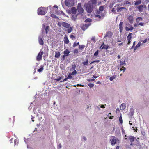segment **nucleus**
<instances>
[{"mask_svg":"<svg viewBox=\"0 0 149 149\" xmlns=\"http://www.w3.org/2000/svg\"><path fill=\"white\" fill-rule=\"evenodd\" d=\"M50 7V6H49L47 8L41 7L38 8V14L41 15H44L47 13L48 8Z\"/></svg>","mask_w":149,"mask_h":149,"instance_id":"1","label":"nucleus"},{"mask_svg":"<svg viewBox=\"0 0 149 149\" xmlns=\"http://www.w3.org/2000/svg\"><path fill=\"white\" fill-rule=\"evenodd\" d=\"M50 30V27L49 26H45L44 24L42 25V30L43 31L42 34V37H45L46 36L47 34Z\"/></svg>","mask_w":149,"mask_h":149,"instance_id":"2","label":"nucleus"},{"mask_svg":"<svg viewBox=\"0 0 149 149\" xmlns=\"http://www.w3.org/2000/svg\"><path fill=\"white\" fill-rule=\"evenodd\" d=\"M65 5L68 7H71L74 5V0H65Z\"/></svg>","mask_w":149,"mask_h":149,"instance_id":"3","label":"nucleus"},{"mask_svg":"<svg viewBox=\"0 0 149 149\" xmlns=\"http://www.w3.org/2000/svg\"><path fill=\"white\" fill-rule=\"evenodd\" d=\"M87 11L89 13H91L93 10V6L88 2L85 5Z\"/></svg>","mask_w":149,"mask_h":149,"instance_id":"4","label":"nucleus"},{"mask_svg":"<svg viewBox=\"0 0 149 149\" xmlns=\"http://www.w3.org/2000/svg\"><path fill=\"white\" fill-rule=\"evenodd\" d=\"M111 137L112 138L110 139V141L112 146H114L116 144L117 142L118 143H119V140L118 139H116L115 136H112Z\"/></svg>","mask_w":149,"mask_h":149,"instance_id":"5","label":"nucleus"},{"mask_svg":"<svg viewBox=\"0 0 149 149\" xmlns=\"http://www.w3.org/2000/svg\"><path fill=\"white\" fill-rule=\"evenodd\" d=\"M104 16L103 12L97 10L95 15V17L99 19L102 18Z\"/></svg>","mask_w":149,"mask_h":149,"instance_id":"6","label":"nucleus"},{"mask_svg":"<svg viewBox=\"0 0 149 149\" xmlns=\"http://www.w3.org/2000/svg\"><path fill=\"white\" fill-rule=\"evenodd\" d=\"M129 140L130 142V145L131 146H132L134 145V144L132 143V142L134 141H137V140L136 138L135 137H134L132 136H130L129 137H128Z\"/></svg>","mask_w":149,"mask_h":149,"instance_id":"7","label":"nucleus"},{"mask_svg":"<svg viewBox=\"0 0 149 149\" xmlns=\"http://www.w3.org/2000/svg\"><path fill=\"white\" fill-rule=\"evenodd\" d=\"M43 54V51H40L38 53L37 56L36 57V60L38 61H40L42 59V55Z\"/></svg>","mask_w":149,"mask_h":149,"instance_id":"8","label":"nucleus"},{"mask_svg":"<svg viewBox=\"0 0 149 149\" xmlns=\"http://www.w3.org/2000/svg\"><path fill=\"white\" fill-rule=\"evenodd\" d=\"M77 10L78 12L80 13H82L84 12V10L81 7V3H79L78 4L77 6Z\"/></svg>","mask_w":149,"mask_h":149,"instance_id":"9","label":"nucleus"},{"mask_svg":"<svg viewBox=\"0 0 149 149\" xmlns=\"http://www.w3.org/2000/svg\"><path fill=\"white\" fill-rule=\"evenodd\" d=\"M91 24L90 23L86 24L85 25H81V28L83 30H85Z\"/></svg>","mask_w":149,"mask_h":149,"instance_id":"10","label":"nucleus"},{"mask_svg":"<svg viewBox=\"0 0 149 149\" xmlns=\"http://www.w3.org/2000/svg\"><path fill=\"white\" fill-rule=\"evenodd\" d=\"M109 47V46L108 45H105L104 44V43L103 42L100 48H101L102 49H108Z\"/></svg>","mask_w":149,"mask_h":149,"instance_id":"11","label":"nucleus"},{"mask_svg":"<svg viewBox=\"0 0 149 149\" xmlns=\"http://www.w3.org/2000/svg\"><path fill=\"white\" fill-rule=\"evenodd\" d=\"M61 25L64 27H65L66 28H69L70 26V25L68 23L63 22L61 24Z\"/></svg>","mask_w":149,"mask_h":149,"instance_id":"12","label":"nucleus"},{"mask_svg":"<svg viewBox=\"0 0 149 149\" xmlns=\"http://www.w3.org/2000/svg\"><path fill=\"white\" fill-rule=\"evenodd\" d=\"M143 43H141V42H139L134 48V52H135V51L139 47L141 46H143Z\"/></svg>","mask_w":149,"mask_h":149,"instance_id":"13","label":"nucleus"},{"mask_svg":"<svg viewBox=\"0 0 149 149\" xmlns=\"http://www.w3.org/2000/svg\"><path fill=\"white\" fill-rule=\"evenodd\" d=\"M125 65V63H121L120 65V67L121 68L120 69V71H123V72L126 70L125 68L124 67L123 65Z\"/></svg>","mask_w":149,"mask_h":149,"instance_id":"14","label":"nucleus"},{"mask_svg":"<svg viewBox=\"0 0 149 149\" xmlns=\"http://www.w3.org/2000/svg\"><path fill=\"white\" fill-rule=\"evenodd\" d=\"M112 35V33L111 31L107 32L104 37H111Z\"/></svg>","mask_w":149,"mask_h":149,"instance_id":"15","label":"nucleus"},{"mask_svg":"<svg viewBox=\"0 0 149 149\" xmlns=\"http://www.w3.org/2000/svg\"><path fill=\"white\" fill-rule=\"evenodd\" d=\"M77 11V9L75 7H73L71 9V13L75 14L76 13Z\"/></svg>","mask_w":149,"mask_h":149,"instance_id":"16","label":"nucleus"},{"mask_svg":"<svg viewBox=\"0 0 149 149\" xmlns=\"http://www.w3.org/2000/svg\"><path fill=\"white\" fill-rule=\"evenodd\" d=\"M96 0H91L89 1L88 2L94 6V5L96 4Z\"/></svg>","mask_w":149,"mask_h":149,"instance_id":"17","label":"nucleus"},{"mask_svg":"<svg viewBox=\"0 0 149 149\" xmlns=\"http://www.w3.org/2000/svg\"><path fill=\"white\" fill-rule=\"evenodd\" d=\"M126 108L125 104L124 103H122L120 107V109L121 110H124Z\"/></svg>","mask_w":149,"mask_h":149,"instance_id":"18","label":"nucleus"},{"mask_svg":"<svg viewBox=\"0 0 149 149\" xmlns=\"http://www.w3.org/2000/svg\"><path fill=\"white\" fill-rule=\"evenodd\" d=\"M123 22H120L119 25V27L120 29V32H122L123 30Z\"/></svg>","mask_w":149,"mask_h":149,"instance_id":"19","label":"nucleus"},{"mask_svg":"<svg viewBox=\"0 0 149 149\" xmlns=\"http://www.w3.org/2000/svg\"><path fill=\"white\" fill-rule=\"evenodd\" d=\"M70 53V52L68 49H66L63 52L64 55H65V56H68Z\"/></svg>","mask_w":149,"mask_h":149,"instance_id":"20","label":"nucleus"},{"mask_svg":"<svg viewBox=\"0 0 149 149\" xmlns=\"http://www.w3.org/2000/svg\"><path fill=\"white\" fill-rule=\"evenodd\" d=\"M128 19L130 23H132L133 20V17L132 16H130Z\"/></svg>","mask_w":149,"mask_h":149,"instance_id":"21","label":"nucleus"},{"mask_svg":"<svg viewBox=\"0 0 149 149\" xmlns=\"http://www.w3.org/2000/svg\"><path fill=\"white\" fill-rule=\"evenodd\" d=\"M82 64L85 65H87L88 64V59L87 58V56L85 61L82 62Z\"/></svg>","mask_w":149,"mask_h":149,"instance_id":"22","label":"nucleus"},{"mask_svg":"<svg viewBox=\"0 0 149 149\" xmlns=\"http://www.w3.org/2000/svg\"><path fill=\"white\" fill-rule=\"evenodd\" d=\"M60 56V52H55V57L57 58H59Z\"/></svg>","mask_w":149,"mask_h":149,"instance_id":"23","label":"nucleus"},{"mask_svg":"<svg viewBox=\"0 0 149 149\" xmlns=\"http://www.w3.org/2000/svg\"><path fill=\"white\" fill-rule=\"evenodd\" d=\"M39 42L41 45H44L43 39L42 38H40L39 40Z\"/></svg>","mask_w":149,"mask_h":149,"instance_id":"24","label":"nucleus"},{"mask_svg":"<svg viewBox=\"0 0 149 149\" xmlns=\"http://www.w3.org/2000/svg\"><path fill=\"white\" fill-rule=\"evenodd\" d=\"M141 0H138L137 1H135V3H134L135 5H137L139 4H141Z\"/></svg>","mask_w":149,"mask_h":149,"instance_id":"25","label":"nucleus"},{"mask_svg":"<svg viewBox=\"0 0 149 149\" xmlns=\"http://www.w3.org/2000/svg\"><path fill=\"white\" fill-rule=\"evenodd\" d=\"M64 42L65 43L68 44L69 42V41L68 38H64Z\"/></svg>","mask_w":149,"mask_h":149,"instance_id":"26","label":"nucleus"},{"mask_svg":"<svg viewBox=\"0 0 149 149\" xmlns=\"http://www.w3.org/2000/svg\"><path fill=\"white\" fill-rule=\"evenodd\" d=\"M125 9L123 7H118L117 8V12H121L122 11V9Z\"/></svg>","mask_w":149,"mask_h":149,"instance_id":"27","label":"nucleus"},{"mask_svg":"<svg viewBox=\"0 0 149 149\" xmlns=\"http://www.w3.org/2000/svg\"><path fill=\"white\" fill-rule=\"evenodd\" d=\"M116 75H114L112 77H111L109 79L111 81H112L116 77Z\"/></svg>","mask_w":149,"mask_h":149,"instance_id":"28","label":"nucleus"},{"mask_svg":"<svg viewBox=\"0 0 149 149\" xmlns=\"http://www.w3.org/2000/svg\"><path fill=\"white\" fill-rule=\"evenodd\" d=\"M43 66H41L40 67V68L38 69V71L39 72H41L43 70Z\"/></svg>","mask_w":149,"mask_h":149,"instance_id":"29","label":"nucleus"},{"mask_svg":"<svg viewBox=\"0 0 149 149\" xmlns=\"http://www.w3.org/2000/svg\"><path fill=\"white\" fill-rule=\"evenodd\" d=\"M142 18L141 17H138L136 19V21L137 22H139V21H142Z\"/></svg>","mask_w":149,"mask_h":149,"instance_id":"30","label":"nucleus"},{"mask_svg":"<svg viewBox=\"0 0 149 149\" xmlns=\"http://www.w3.org/2000/svg\"><path fill=\"white\" fill-rule=\"evenodd\" d=\"M98 10L104 12V6H100Z\"/></svg>","mask_w":149,"mask_h":149,"instance_id":"31","label":"nucleus"},{"mask_svg":"<svg viewBox=\"0 0 149 149\" xmlns=\"http://www.w3.org/2000/svg\"><path fill=\"white\" fill-rule=\"evenodd\" d=\"M51 13V16L52 17L58 19V18L56 17L54 14L51 13V12H50Z\"/></svg>","mask_w":149,"mask_h":149,"instance_id":"32","label":"nucleus"},{"mask_svg":"<svg viewBox=\"0 0 149 149\" xmlns=\"http://www.w3.org/2000/svg\"><path fill=\"white\" fill-rule=\"evenodd\" d=\"M72 30V27L70 26L69 28H68V33H70Z\"/></svg>","mask_w":149,"mask_h":149,"instance_id":"33","label":"nucleus"},{"mask_svg":"<svg viewBox=\"0 0 149 149\" xmlns=\"http://www.w3.org/2000/svg\"><path fill=\"white\" fill-rule=\"evenodd\" d=\"M85 46L83 45H79V48L81 50L83 49L84 47Z\"/></svg>","mask_w":149,"mask_h":149,"instance_id":"34","label":"nucleus"},{"mask_svg":"<svg viewBox=\"0 0 149 149\" xmlns=\"http://www.w3.org/2000/svg\"><path fill=\"white\" fill-rule=\"evenodd\" d=\"M143 7V6L142 5H140L139 6H138V8L139 9V11H141V10Z\"/></svg>","mask_w":149,"mask_h":149,"instance_id":"35","label":"nucleus"},{"mask_svg":"<svg viewBox=\"0 0 149 149\" xmlns=\"http://www.w3.org/2000/svg\"><path fill=\"white\" fill-rule=\"evenodd\" d=\"M119 120L120 123L122 124L123 123V120L121 116L119 118Z\"/></svg>","mask_w":149,"mask_h":149,"instance_id":"36","label":"nucleus"},{"mask_svg":"<svg viewBox=\"0 0 149 149\" xmlns=\"http://www.w3.org/2000/svg\"><path fill=\"white\" fill-rule=\"evenodd\" d=\"M71 75L70 73H69L67 77V79H72L73 77L72 76H71Z\"/></svg>","mask_w":149,"mask_h":149,"instance_id":"37","label":"nucleus"},{"mask_svg":"<svg viewBox=\"0 0 149 149\" xmlns=\"http://www.w3.org/2000/svg\"><path fill=\"white\" fill-rule=\"evenodd\" d=\"M124 4H129V5H130L131 4V3L130 2H129L127 1H125L124 2Z\"/></svg>","mask_w":149,"mask_h":149,"instance_id":"38","label":"nucleus"},{"mask_svg":"<svg viewBox=\"0 0 149 149\" xmlns=\"http://www.w3.org/2000/svg\"><path fill=\"white\" fill-rule=\"evenodd\" d=\"M79 42H77V43L75 42L74 43V44L73 45V47H75L76 46L79 45Z\"/></svg>","mask_w":149,"mask_h":149,"instance_id":"39","label":"nucleus"},{"mask_svg":"<svg viewBox=\"0 0 149 149\" xmlns=\"http://www.w3.org/2000/svg\"><path fill=\"white\" fill-rule=\"evenodd\" d=\"M71 75H74L75 74L77 73V71L75 70H74L72 73H70Z\"/></svg>","mask_w":149,"mask_h":149,"instance_id":"40","label":"nucleus"},{"mask_svg":"<svg viewBox=\"0 0 149 149\" xmlns=\"http://www.w3.org/2000/svg\"><path fill=\"white\" fill-rule=\"evenodd\" d=\"M99 53V51L97 50L94 54V55L95 56H97L98 55Z\"/></svg>","mask_w":149,"mask_h":149,"instance_id":"41","label":"nucleus"},{"mask_svg":"<svg viewBox=\"0 0 149 149\" xmlns=\"http://www.w3.org/2000/svg\"><path fill=\"white\" fill-rule=\"evenodd\" d=\"M88 85L90 88H92L94 86V84L92 83L89 84Z\"/></svg>","mask_w":149,"mask_h":149,"instance_id":"42","label":"nucleus"},{"mask_svg":"<svg viewBox=\"0 0 149 149\" xmlns=\"http://www.w3.org/2000/svg\"><path fill=\"white\" fill-rule=\"evenodd\" d=\"M141 133L144 136L145 135V132L144 130H141Z\"/></svg>","mask_w":149,"mask_h":149,"instance_id":"43","label":"nucleus"},{"mask_svg":"<svg viewBox=\"0 0 149 149\" xmlns=\"http://www.w3.org/2000/svg\"><path fill=\"white\" fill-rule=\"evenodd\" d=\"M91 19H90L89 18H88L86 20L85 22H91Z\"/></svg>","mask_w":149,"mask_h":149,"instance_id":"44","label":"nucleus"},{"mask_svg":"<svg viewBox=\"0 0 149 149\" xmlns=\"http://www.w3.org/2000/svg\"><path fill=\"white\" fill-rule=\"evenodd\" d=\"M100 61L99 60H95V61H94L92 62H91L90 64H92L93 63H94L95 62H97V63H98L100 62Z\"/></svg>","mask_w":149,"mask_h":149,"instance_id":"45","label":"nucleus"},{"mask_svg":"<svg viewBox=\"0 0 149 149\" xmlns=\"http://www.w3.org/2000/svg\"><path fill=\"white\" fill-rule=\"evenodd\" d=\"M14 143L15 145H17L18 143V141L17 139H15L14 140Z\"/></svg>","mask_w":149,"mask_h":149,"instance_id":"46","label":"nucleus"},{"mask_svg":"<svg viewBox=\"0 0 149 149\" xmlns=\"http://www.w3.org/2000/svg\"><path fill=\"white\" fill-rule=\"evenodd\" d=\"M131 38H128L127 40H128V44L129 45L130 43H131V42L130 41V40L131 39Z\"/></svg>","mask_w":149,"mask_h":149,"instance_id":"47","label":"nucleus"},{"mask_svg":"<svg viewBox=\"0 0 149 149\" xmlns=\"http://www.w3.org/2000/svg\"><path fill=\"white\" fill-rule=\"evenodd\" d=\"M66 12L68 14H70L71 13V10H66Z\"/></svg>","mask_w":149,"mask_h":149,"instance_id":"48","label":"nucleus"},{"mask_svg":"<svg viewBox=\"0 0 149 149\" xmlns=\"http://www.w3.org/2000/svg\"><path fill=\"white\" fill-rule=\"evenodd\" d=\"M125 29L126 31L130 30V28L127 26L125 27Z\"/></svg>","mask_w":149,"mask_h":149,"instance_id":"49","label":"nucleus"},{"mask_svg":"<svg viewBox=\"0 0 149 149\" xmlns=\"http://www.w3.org/2000/svg\"><path fill=\"white\" fill-rule=\"evenodd\" d=\"M61 15H63L64 16H66L65 14H64V13L62 11H61Z\"/></svg>","mask_w":149,"mask_h":149,"instance_id":"50","label":"nucleus"},{"mask_svg":"<svg viewBox=\"0 0 149 149\" xmlns=\"http://www.w3.org/2000/svg\"><path fill=\"white\" fill-rule=\"evenodd\" d=\"M112 12H113L114 13H115V11H116V10L114 8H113L112 10Z\"/></svg>","mask_w":149,"mask_h":149,"instance_id":"51","label":"nucleus"},{"mask_svg":"<svg viewBox=\"0 0 149 149\" xmlns=\"http://www.w3.org/2000/svg\"><path fill=\"white\" fill-rule=\"evenodd\" d=\"M67 79H67V77L65 78L62 81H61L60 82H64L66 81L67 80Z\"/></svg>","mask_w":149,"mask_h":149,"instance_id":"52","label":"nucleus"},{"mask_svg":"<svg viewBox=\"0 0 149 149\" xmlns=\"http://www.w3.org/2000/svg\"><path fill=\"white\" fill-rule=\"evenodd\" d=\"M135 41L133 43V46H132V47L131 48V49H132L135 46Z\"/></svg>","mask_w":149,"mask_h":149,"instance_id":"53","label":"nucleus"},{"mask_svg":"<svg viewBox=\"0 0 149 149\" xmlns=\"http://www.w3.org/2000/svg\"><path fill=\"white\" fill-rule=\"evenodd\" d=\"M78 52V50L77 49H76L74 51V53H77Z\"/></svg>","mask_w":149,"mask_h":149,"instance_id":"54","label":"nucleus"},{"mask_svg":"<svg viewBox=\"0 0 149 149\" xmlns=\"http://www.w3.org/2000/svg\"><path fill=\"white\" fill-rule=\"evenodd\" d=\"M139 25H140L142 26H143L144 23H140L139 24Z\"/></svg>","mask_w":149,"mask_h":149,"instance_id":"55","label":"nucleus"},{"mask_svg":"<svg viewBox=\"0 0 149 149\" xmlns=\"http://www.w3.org/2000/svg\"><path fill=\"white\" fill-rule=\"evenodd\" d=\"M141 41L143 43H145V42H146V41H147V39H145L143 41V40Z\"/></svg>","mask_w":149,"mask_h":149,"instance_id":"56","label":"nucleus"},{"mask_svg":"<svg viewBox=\"0 0 149 149\" xmlns=\"http://www.w3.org/2000/svg\"><path fill=\"white\" fill-rule=\"evenodd\" d=\"M141 41L143 43H145V42H146V41H147V39H145L143 41V40Z\"/></svg>","mask_w":149,"mask_h":149,"instance_id":"57","label":"nucleus"},{"mask_svg":"<svg viewBox=\"0 0 149 149\" xmlns=\"http://www.w3.org/2000/svg\"><path fill=\"white\" fill-rule=\"evenodd\" d=\"M95 81V79H89L88 80V81L89 82L91 81Z\"/></svg>","mask_w":149,"mask_h":149,"instance_id":"58","label":"nucleus"},{"mask_svg":"<svg viewBox=\"0 0 149 149\" xmlns=\"http://www.w3.org/2000/svg\"><path fill=\"white\" fill-rule=\"evenodd\" d=\"M35 117H33V116H31V119L32 120V121L33 122H34V120H33V119Z\"/></svg>","mask_w":149,"mask_h":149,"instance_id":"59","label":"nucleus"},{"mask_svg":"<svg viewBox=\"0 0 149 149\" xmlns=\"http://www.w3.org/2000/svg\"><path fill=\"white\" fill-rule=\"evenodd\" d=\"M61 79V77H59V78L57 79H56V80L58 81H59Z\"/></svg>","mask_w":149,"mask_h":149,"instance_id":"60","label":"nucleus"},{"mask_svg":"<svg viewBox=\"0 0 149 149\" xmlns=\"http://www.w3.org/2000/svg\"><path fill=\"white\" fill-rule=\"evenodd\" d=\"M134 28H133V27H132V26H131L130 28V30L131 31Z\"/></svg>","mask_w":149,"mask_h":149,"instance_id":"61","label":"nucleus"},{"mask_svg":"<svg viewBox=\"0 0 149 149\" xmlns=\"http://www.w3.org/2000/svg\"><path fill=\"white\" fill-rule=\"evenodd\" d=\"M100 107L103 108H105V106L104 105H101L100 106Z\"/></svg>","mask_w":149,"mask_h":149,"instance_id":"62","label":"nucleus"},{"mask_svg":"<svg viewBox=\"0 0 149 149\" xmlns=\"http://www.w3.org/2000/svg\"><path fill=\"white\" fill-rule=\"evenodd\" d=\"M139 25V24H134V26L135 27H137Z\"/></svg>","mask_w":149,"mask_h":149,"instance_id":"63","label":"nucleus"},{"mask_svg":"<svg viewBox=\"0 0 149 149\" xmlns=\"http://www.w3.org/2000/svg\"><path fill=\"white\" fill-rule=\"evenodd\" d=\"M120 147L119 146H117L116 147V149H119Z\"/></svg>","mask_w":149,"mask_h":149,"instance_id":"64","label":"nucleus"}]
</instances>
